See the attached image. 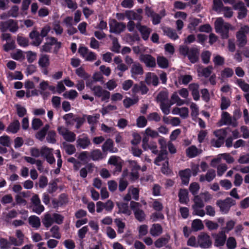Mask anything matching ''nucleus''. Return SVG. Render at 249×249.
<instances>
[{"mask_svg": "<svg viewBox=\"0 0 249 249\" xmlns=\"http://www.w3.org/2000/svg\"><path fill=\"white\" fill-rule=\"evenodd\" d=\"M137 100L135 99H133L130 98L126 97L124 101H123V104L124 105V107L128 108L130 107L131 106L137 103Z\"/></svg>", "mask_w": 249, "mask_h": 249, "instance_id": "obj_61", "label": "nucleus"}, {"mask_svg": "<svg viewBox=\"0 0 249 249\" xmlns=\"http://www.w3.org/2000/svg\"><path fill=\"white\" fill-rule=\"evenodd\" d=\"M113 142L111 139H107L102 145V150L104 152L109 151L111 153L115 152L117 149L115 148V150L113 148Z\"/></svg>", "mask_w": 249, "mask_h": 249, "instance_id": "obj_20", "label": "nucleus"}, {"mask_svg": "<svg viewBox=\"0 0 249 249\" xmlns=\"http://www.w3.org/2000/svg\"><path fill=\"white\" fill-rule=\"evenodd\" d=\"M176 109L179 112V115L184 119L186 118L188 116L189 109L186 107L182 108L176 107Z\"/></svg>", "mask_w": 249, "mask_h": 249, "instance_id": "obj_62", "label": "nucleus"}, {"mask_svg": "<svg viewBox=\"0 0 249 249\" xmlns=\"http://www.w3.org/2000/svg\"><path fill=\"white\" fill-rule=\"evenodd\" d=\"M90 157L93 160H98L102 158V153L99 149H95L90 152Z\"/></svg>", "mask_w": 249, "mask_h": 249, "instance_id": "obj_38", "label": "nucleus"}, {"mask_svg": "<svg viewBox=\"0 0 249 249\" xmlns=\"http://www.w3.org/2000/svg\"><path fill=\"white\" fill-rule=\"evenodd\" d=\"M126 18L130 20H142V16L140 15L133 10H126L125 11Z\"/></svg>", "mask_w": 249, "mask_h": 249, "instance_id": "obj_25", "label": "nucleus"}, {"mask_svg": "<svg viewBox=\"0 0 249 249\" xmlns=\"http://www.w3.org/2000/svg\"><path fill=\"white\" fill-rule=\"evenodd\" d=\"M140 60L145 63L147 67L155 68L156 66V59L150 54H142L140 56Z\"/></svg>", "mask_w": 249, "mask_h": 249, "instance_id": "obj_9", "label": "nucleus"}, {"mask_svg": "<svg viewBox=\"0 0 249 249\" xmlns=\"http://www.w3.org/2000/svg\"><path fill=\"white\" fill-rule=\"evenodd\" d=\"M167 150H160L158 156L155 159L154 163L157 165H159V162L164 160L167 157Z\"/></svg>", "mask_w": 249, "mask_h": 249, "instance_id": "obj_33", "label": "nucleus"}, {"mask_svg": "<svg viewBox=\"0 0 249 249\" xmlns=\"http://www.w3.org/2000/svg\"><path fill=\"white\" fill-rule=\"evenodd\" d=\"M233 8L235 10H239L237 18L239 19L245 18L247 15V9L243 2L240 1L233 5Z\"/></svg>", "mask_w": 249, "mask_h": 249, "instance_id": "obj_11", "label": "nucleus"}, {"mask_svg": "<svg viewBox=\"0 0 249 249\" xmlns=\"http://www.w3.org/2000/svg\"><path fill=\"white\" fill-rule=\"evenodd\" d=\"M236 83L238 86L245 92L249 91V84L246 83L244 80L241 79H237Z\"/></svg>", "mask_w": 249, "mask_h": 249, "instance_id": "obj_50", "label": "nucleus"}, {"mask_svg": "<svg viewBox=\"0 0 249 249\" xmlns=\"http://www.w3.org/2000/svg\"><path fill=\"white\" fill-rule=\"evenodd\" d=\"M164 32L169 38L174 40L177 39L179 37L176 31L172 28H167V30L164 31Z\"/></svg>", "mask_w": 249, "mask_h": 249, "instance_id": "obj_47", "label": "nucleus"}, {"mask_svg": "<svg viewBox=\"0 0 249 249\" xmlns=\"http://www.w3.org/2000/svg\"><path fill=\"white\" fill-rule=\"evenodd\" d=\"M48 87L49 83L48 81L43 80V81L40 82L39 84V88L40 89L41 91H40L39 93L41 95L44 96L48 94V92H44V91L48 89Z\"/></svg>", "mask_w": 249, "mask_h": 249, "instance_id": "obj_59", "label": "nucleus"}, {"mask_svg": "<svg viewBox=\"0 0 249 249\" xmlns=\"http://www.w3.org/2000/svg\"><path fill=\"white\" fill-rule=\"evenodd\" d=\"M88 155L89 152L88 151H82L79 153L77 158L84 164L87 163L88 162Z\"/></svg>", "mask_w": 249, "mask_h": 249, "instance_id": "obj_60", "label": "nucleus"}, {"mask_svg": "<svg viewBox=\"0 0 249 249\" xmlns=\"http://www.w3.org/2000/svg\"><path fill=\"white\" fill-rule=\"evenodd\" d=\"M130 72L131 77L135 78L136 76L142 75L144 71L142 65L139 62L136 61L131 67Z\"/></svg>", "mask_w": 249, "mask_h": 249, "instance_id": "obj_12", "label": "nucleus"}, {"mask_svg": "<svg viewBox=\"0 0 249 249\" xmlns=\"http://www.w3.org/2000/svg\"><path fill=\"white\" fill-rule=\"evenodd\" d=\"M178 175L181 179V183L188 185L191 177V172L190 169L187 168L179 171Z\"/></svg>", "mask_w": 249, "mask_h": 249, "instance_id": "obj_13", "label": "nucleus"}, {"mask_svg": "<svg viewBox=\"0 0 249 249\" xmlns=\"http://www.w3.org/2000/svg\"><path fill=\"white\" fill-rule=\"evenodd\" d=\"M28 222L29 224L33 228L38 229L40 226V218L36 215H32L29 217Z\"/></svg>", "mask_w": 249, "mask_h": 249, "instance_id": "obj_28", "label": "nucleus"}, {"mask_svg": "<svg viewBox=\"0 0 249 249\" xmlns=\"http://www.w3.org/2000/svg\"><path fill=\"white\" fill-rule=\"evenodd\" d=\"M221 122L223 123V124L226 125H232L233 127L236 126V123H232V119L230 114L228 112H223L221 115Z\"/></svg>", "mask_w": 249, "mask_h": 249, "instance_id": "obj_21", "label": "nucleus"}, {"mask_svg": "<svg viewBox=\"0 0 249 249\" xmlns=\"http://www.w3.org/2000/svg\"><path fill=\"white\" fill-rule=\"evenodd\" d=\"M68 196L66 193L61 194L58 199L54 198L52 200V205L54 209H57L59 207H62L68 203Z\"/></svg>", "mask_w": 249, "mask_h": 249, "instance_id": "obj_8", "label": "nucleus"}, {"mask_svg": "<svg viewBox=\"0 0 249 249\" xmlns=\"http://www.w3.org/2000/svg\"><path fill=\"white\" fill-rule=\"evenodd\" d=\"M179 202L181 204H187L189 201V192L186 189H180L178 194Z\"/></svg>", "mask_w": 249, "mask_h": 249, "instance_id": "obj_14", "label": "nucleus"}, {"mask_svg": "<svg viewBox=\"0 0 249 249\" xmlns=\"http://www.w3.org/2000/svg\"><path fill=\"white\" fill-rule=\"evenodd\" d=\"M226 245L228 249H234L236 247V242L233 237H230L227 241Z\"/></svg>", "mask_w": 249, "mask_h": 249, "instance_id": "obj_57", "label": "nucleus"}, {"mask_svg": "<svg viewBox=\"0 0 249 249\" xmlns=\"http://www.w3.org/2000/svg\"><path fill=\"white\" fill-rule=\"evenodd\" d=\"M141 34L142 37L144 40H147L149 37L150 34L151 32V29L146 26L144 28H142L139 31Z\"/></svg>", "mask_w": 249, "mask_h": 249, "instance_id": "obj_35", "label": "nucleus"}, {"mask_svg": "<svg viewBox=\"0 0 249 249\" xmlns=\"http://www.w3.org/2000/svg\"><path fill=\"white\" fill-rule=\"evenodd\" d=\"M93 91L94 96L97 97H102V101H106L109 99L110 93L109 91L103 89L100 86H95L91 89Z\"/></svg>", "mask_w": 249, "mask_h": 249, "instance_id": "obj_7", "label": "nucleus"}, {"mask_svg": "<svg viewBox=\"0 0 249 249\" xmlns=\"http://www.w3.org/2000/svg\"><path fill=\"white\" fill-rule=\"evenodd\" d=\"M53 150L52 148H50L47 146L43 147L40 150V155L45 158L53 153Z\"/></svg>", "mask_w": 249, "mask_h": 249, "instance_id": "obj_55", "label": "nucleus"}, {"mask_svg": "<svg viewBox=\"0 0 249 249\" xmlns=\"http://www.w3.org/2000/svg\"><path fill=\"white\" fill-rule=\"evenodd\" d=\"M202 152V150L198 149L196 146L191 145L186 150V155L189 158H193L196 157Z\"/></svg>", "mask_w": 249, "mask_h": 249, "instance_id": "obj_17", "label": "nucleus"}, {"mask_svg": "<svg viewBox=\"0 0 249 249\" xmlns=\"http://www.w3.org/2000/svg\"><path fill=\"white\" fill-rule=\"evenodd\" d=\"M16 107L17 114L19 117H23L26 114L27 110L24 107H21L19 105H16Z\"/></svg>", "mask_w": 249, "mask_h": 249, "instance_id": "obj_63", "label": "nucleus"}, {"mask_svg": "<svg viewBox=\"0 0 249 249\" xmlns=\"http://www.w3.org/2000/svg\"><path fill=\"white\" fill-rule=\"evenodd\" d=\"M147 123V120L143 116H141L137 119V125L139 127H144L146 125Z\"/></svg>", "mask_w": 249, "mask_h": 249, "instance_id": "obj_58", "label": "nucleus"}, {"mask_svg": "<svg viewBox=\"0 0 249 249\" xmlns=\"http://www.w3.org/2000/svg\"><path fill=\"white\" fill-rule=\"evenodd\" d=\"M214 24L215 32L221 34L222 39H227L229 37V25H224L223 19L221 18H218Z\"/></svg>", "mask_w": 249, "mask_h": 249, "instance_id": "obj_2", "label": "nucleus"}, {"mask_svg": "<svg viewBox=\"0 0 249 249\" xmlns=\"http://www.w3.org/2000/svg\"><path fill=\"white\" fill-rule=\"evenodd\" d=\"M53 29L56 35H61L63 32V29L61 26L59 21H55L53 24Z\"/></svg>", "mask_w": 249, "mask_h": 249, "instance_id": "obj_51", "label": "nucleus"}, {"mask_svg": "<svg viewBox=\"0 0 249 249\" xmlns=\"http://www.w3.org/2000/svg\"><path fill=\"white\" fill-rule=\"evenodd\" d=\"M38 65L40 67H48L50 65L49 55L47 54H42L39 59Z\"/></svg>", "mask_w": 249, "mask_h": 249, "instance_id": "obj_30", "label": "nucleus"}, {"mask_svg": "<svg viewBox=\"0 0 249 249\" xmlns=\"http://www.w3.org/2000/svg\"><path fill=\"white\" fill-rule=\"evenodd\" d=\"M75 73L80 78L83 80H87L90 77V75L87 73L84 68L80 67L75 70Z\"/></svg>", "mask_w": 249, "mask_h": 249, "instance_id": "obj_29", "label": "nucleus"}, {"mask_svg": "<svg viewBox=\"0 0 249 249\" xmlns=\"http://www.w3.org/2000/svg\"><path fill=\"white\" fill-rule=\"evenodd\" d=\"M48 179L45 176H41L38 181L39 187L40 188H44L48 184Z\"/></svg>", "mask_w": 249, "mask_h": 249, "instance_id": "obj_64", "label": "nucleus"}, {"mask_svg": "<svg viewBox=\"0 0 249 249\" xmlns=\"http://www.w3.org/2000/svg\"><path fill=\"white\" fill-rule=\"evenodd\" d=\"M221 100V109L222 110L227 109L231 105L230 100L225 96L222 97Z\"/></svg>", "mask_w": 249, "mask_h": 249, "instance_id": "obj_48", "label": "nucleus"}, {"mask_svg": "<svg viewBox=\"0 0 249 249\" xmlns=\"http://www.w3.org/2000/svg\"><path fill=\"white\" fill-rule=\"evenodd\" d=\"M56 179L55 180L51 181L49 183V187L47 191L49 194H52L55 192L58 189Z\"/></svg>", "mask_w": 249, "mask_h": 249, "instance_id": "obj_41", "label": "nucleus"}, {"mask_svg": "<svg viewBox=\"0 0 249 249\" xmlns=\"http://www.w3.org/2000/svg\"><path fill=\"white\" fill-rule=\"evenodd\" d=\"M114 25L110 24V33H115L117 34H120L123 32L126 28V25L124 22H118L115 19L113 20Z\"/></svg>", "mask_w": 249, "mask_h": 249, "instance_id": "obj_10", "label": "nucleus"}, {"mask_svg": "<svg viewBox=\"0 0 249 249\" xmlns=\"http://www.w3.org/2000/svg\"><path fill=\"white\" fill-rule=\"evenodd\" d=\"M157 64L159 67L162 69L167 68L169 66L168 59L164 56L157 57Z\"/></svg>", "mask_w": 249, "mask_h": 249, "instance_id": "obj_34", "label": "nucleus"}, {"mask_svg": "<svg viewBox=\"0 0 249 249\" xmlns=\"http://www.w3.org/2000/svg\"><path fill=\"white\" fill-rule=\"evenodd\" d=\"M236 38L238 41V46L243 47L247 43V37L245 34L242 31H239L236 34Z\"/></svg>", "mask_w": 249, "mask_h": 249, "instance_id": "obj_26", "label": "nucleus"}, {"mask_svg": "<svg viewBox=\"0 0 249 249\" xmlns=\"http://www.w3.org/2000/svg\"><path fill=\"white\" fill-rule=\"evenodd\" d=\"M168 238H166L165 237H161L158 238L155 242L154 245L156 248H160L166 245L169 241V239L170 238V236H168Z\"/></svg>", "mask_w": 249, "mask_h": 249, "instance_id": "obj_31", "label": "nucleus"}, {"mask_svg": "<svg viewBox=\"0 0 249 249\" xmlns=\"http://www.w3.org/2000/svg\"><path fill=\"white\" fill-rule=\"evenodd\" d=\"M163 231L161 226L160 224H153L150 230V233L153 236H158Z\"/></svg>", "mask_w": 249, "mask_h": 249, "instance_id": "obj_23", "label": "nucleus"}, {"mask_svg": "<svg viewBox=\"0 0 249 249\" xmlns=\"http://www.w3.org/2000/svg\"><path fill=\"white\" fill-rule=\"evenodd\" d=\"M42 125L43 123L39 118H34L32 121V127L35 130H38Z\"/></svg>", "mask_w": 249, "mask_h": 249, "instance_id": "obj_53", "label": "nucleus"}, {"mask_svg": "<svg viewBox=\"0 0 249 249\" xmlns=\"http://www.w3.org/2000/svg\"><path fill=\"white\" fill-rule=\"evenodd\" d=\"M116 205L119 209L118 213H123L128 216L131 214L132 212L129 209L127 203L117 202Z\"/></svg>", "mask_w": 249, "mask_h": 249, "instance_id": "obj_15", "label": "nucleus"}, {"mask_svg": "<svg viewBox=\"0 0 249 249\" xmlns=\"http://www.w3.org/2000/svg\"><path fill=\"white\" fill-rule=\"evenodd\" d=\"M168 93L165 91H160L157 95V101L160 102V104L164 103L168 99Z\"/></svg>", "mask_w": 249, "mask_h": 249, "instance_id": "obj_44", "label": "nucleus"}, {"mask_svg": "<svg viewBox=\"0 0 249 249\" xmlns=\"http://www.w3.org/2000/svg\"><path fill=\"white\" fill-rule=\"evenodd\" d=\"M0 144L4 147H10L11 145L10 137L6 135L0 136Z\"/></svg>", "mask_w": 249, "mask_h": 249, "instance_id": "obj_40", "label": "nucleus"}, {"mask_svg": "<svg viewBox=\"0 0 249 249\" xmlns=\"http://www.w3.org/2000/svg\"><path fill=\"white\" fill-rule=\"evenodd\" d=\"M215 171L214 169H209L207 172L205 176L201 175L200 176L199 181L200 182H204L206 180L209 182H211L215 177Z\"/></svg>", "mask_w": 249, "mask_h": 249, "instance_id": "obj_18", "label": "nucleus"}, {"mask_svg": "<svg viewBox=\"0 0 249 249\" xmlns=\"http://www.w3.org/2000/svg\"><path fill=\"white\" fill-rule=\"evenodd\" d=\"M56 132L54 130H50L48 132V135L46 138L47 141L49 143H55L56 142L55 139Z\"/></svg>", "mask_w": 249, "mask_h": 249, "instance_id": "obj_49", "label": "nucleus"}, {"mask_svg": "<svg viewBox=\"0 0 249 249\" xmlns=\"http://www.w3.org/2000/svg\"><path fill=\"white\" fill-rule=\"evenodd\" d=\"M19 127V122L18 120H15L12 123L10 124L6 131L7 132H11L12 133L15 134L18 131Z\"/></svg>", "mask_w": 249, "mask_h": 249, "instance_id": "obj_24", "label": "nucleus"}, {"mask_svg": "<svg viewBox=\"0 0 249 249\" xmlns=\"http://www.w3.org/2000/svg\"><path fill=\"white\" fill-rule=\"evenodd\" d=\"M131 209L133 211L135 218L139 222H142L145 219V214L144 211L140 209L142 205L134 201H131L130 203Z\"/></svg>", "mask_w": 249, "mask_h": 249, "instance_id": "obj_4", "label": "nucleus"}, {"mask_svg": "<svg viewBox=\"0 0 249 249\" xmlns=\"http://www.w3.org/2000/svg\"><path fill=\"white\" fill-rule=\"evenodd\" d=\"M63 96L65 98L73 100L78 96V93L75 90L71 89L69 91L65 92Z\"/></svg>", "mask_w": 249, "mask_h": 249, "instance_id": "obj_43", "label": "nucleus"}, {"mask_svg": "<svg viewBox=\"0 0 249 249\" xmlns=\"http://www.w3.org/2000/svg\"><path fill=\"white\" fill-rule=\"evenodd\" d=\"M59 228L58 226L55 225L52 227L50 231L52 233V236L53 238L59 239L61 238V234L59 232Z\"/></svg>", "mask_w": 249, "mask_h": 249, "instance_id": "obj_56", "label": "nucleus"}, {"mask_svg": "<svg viewBox=\"0 0 249 249\" xmlns=\"http://www.w3.org/2000/svg\"><path fill=\"white\" fill-rule=\"evenodd\" d=\"M112 47L111 50L116 53H119L120 52L121 46L119 44L118 39L116 37H113L112 39Z\"/></svg>", "mask_w": 249, "mask_h": 249, "instance_id": "obj_54", "label": "nucleus"}, {"mask_svg": "<svg viewBox=\"0 0 249 249\" xmlns=\"http://www.w3.org/2000/svg\"><path fill=\"white\" fill-rule=\"evenodd\" d=\"M233 70L230 68H226L221 72V75L222 78L231 77L233 75Z\"/></svg>", "mask_w": 249, "mask_h": 249, "instance_id": "obj_42", "label": "nucleus"}, {"mask_svg": "<svg viewBox=\"0 0 249 249\" xmlns=\"http://www.w3.org/2000/svg\"><path fill=\"white\" fill-rule=\"evenodd\" d=\"M229 128L227 127L226 128H222L219 130H217L214 131L213 134L215 137H216L218 139H222L225 140V137L227 135V131Z\"/></svg>", "mask_w": 249, "mask_h": 249, "instance_id": "obj_36", "label": "nucleus"}, {"mask_svg": "<svg viewBox=\"0 0 249 249\" xmlns=\"http://www.w3.org/2000/svg\"><path fill=\"white\" fill-rule=\"evenodd\" d=\"M197 243L203 249L210 248L212 244L210 236L206 233L201 232L197 237Z\"/></svg>", "mask_w": 249, "mask_h": 249, "instance_id": "obj_6", "label": "nucleus"}, {"mask_svg": "<svg viewBox=\"0 0 249 249\" xmlns=\"http://www.w3.org/2000/svg\"><path fill=\"white\" fill-rule=\"evenodd\" d=\"M63 138L68 142H73L76 139V135L74 133L67 130L66 133L63 134Z\"/></svg>", "mask_w": 249, "mask_h": 249, "instance_id": "obj_39", "label": "nucleus"}, {"mask_svg": "<svg viewBox=\"0 0 249 249\" xmlns=\"http://www.w3.org/2000/svg\"><path fill=\"white\" fill-rule=\"evenodd\" d=\"M0 28L1 32H6L8 29L12 33L16 32L18 29V21L17 20L9 19L5 21L1 22Z\"/></svg>", "mask_w": 249, "mask_h": 249, "instance_id": "obj_5", "label": "nucleus"}, {"mask_svg": "<svg viewBox=\"0 0 249 249\" xmlns=\"http://www.w3.org/2000/svg\"><path fill=\"white\" fill-rule=\"evenodd\" d=\"M200 189L199 185L197 182L191 183L189 186V191L194 196H196Z\"/></svg>", "mask_w": 249, "mask_h": 249, "instance_id": "obj_45", "label": "nucleus"}, {"mask_svg": "<svg viewBox=\"0 0 249 249\" xmlns=\"http://www.w3.org/2000/svg\"><path fill=\"white\" fill-rule=\"evenodd\" d=\"M179 51L181 55L187 57L190 62L193 64L199 60V49L196 46L189 47L187 45H182L179 47Z\"/></svg>", "mask_w": 249, "mask_h": 249, "instance_id": "obj_1", "label": "nucleus"}, {"mask_svg": "<svg viewBox=\"0 0 249 249\" xmlns=\"http://www.w3.org/2000/svg\"><path fill=\"white\" fill-rule=\"evenodd\" d=\"M53 223V218L52 217L51 214L47 213L44 215V217L42 219V223L44 226L48 228Z\"/></svg>", "mask_w": 249, "mask_h": 249, "instance_id": "obj_32", "label": "nucleus"}, {"mask_svg": "<svg viewBox=\"0 0 249 249\" xmlns=\"http://www.w3.org/2000/svg\"><path fill=\"white\" fill-rule=\"evenodd\" d=\"M226 238L227 236L225 234V231H220L215 237L214 240V245L216 247L223 246L225 243Z\"/></svg>", "mask_w": 249, "mask_h": 249, "instance_id": "obj_19", "label": "nucleus"}, {"mask_svg": "<svg viewBox=\"0 0 249 249\" xmlns=\"http://www.w3.org/2000/svg\"><path fill=\"white\" fill-rule=\"evenodd\" d=\"M235 200L231 197H227L224 200H218L216 204L220 208L222 213H227L231 206L235 204Z\"/></svg>", "mask_w": 249, "mask_h": 249, "instance_id": "obj_3", "label": "nucleus"}, {"mask_svg": "<svg viewBox=\"0 0 249 249\" xmlns=\"http://www.w3.org/2000/svg\"><path fill=\"white\" fill-rule=\"evenodd\" d=\"M211 53L209 51H204L201 54L202 61L204 64H208L210 62Z\"/></svg>", "mask_w": 249, "mask_h": 249, "instance_id": "obj_46", "label": "nucleus"}, {"mask_svg": "<svg viewBox=\"0 0 249 249\" xmlns=\"http://www.w3.org/2000/svg\"><path fill=\"white\" fill-rule=\"evenodd\" d=\"M49 128V124H45V126L41 130L36 133V138L41 141H43L44 139Z\"/></svg>", "mask_w": 249, "mask_h": 249, "instance_id": "obj_27", "label": "nucleus"}, {"mask_svg": "<svg viewBox=\"0 0 249 249\" xmlns=\"http://www.w3.org/2000/svg\"><path fill=\"white\" fill-rule=\"evenodd\" d=\"M199 86L197 83H191L189 85V89L191 91L193 99L195 101H198L200 98L199 92Z\"/></svg>", "mask_w": 249, "mask_h": 249, "instance_id": "obj_16", "label": "nucleus"}, {"mask_svg": "<svg viewBox=\"0 0 249 249\" xmlns=\"http://www.w3.org/2000/svg\"><path fill=\"white\" fill-rule=\"evenodd\" d=\"M194 202L195 204L193 205L195 207H197L199 208H202L204 207V203L201 197L198 196H195L194 199Z\"/></svg>", "mask_w": 249, "mask_h": 249, "instance_id": "obj_52", "label": "nucleus"}, {"mask_svg": "<svg viewBox=\"0 0 249 249\" xmlns=\"http://www.w3.org/2000/svg\"><path fill=\"white\" fill-rule=\"evenodd\" d=\"M76 142L77 146L84 149L87 148L91 144L89 139L87 136L78 138Z\"/></svg>", "mask_w": 249, "mask_h": 249, "instance_id": "obj_22", "label": "nucleus"}, {"mask_svg": "<svg viewBox=\"0 0 249 249\" xmlns=\"http://www.w3.org/2000/svg\"><path fill=\"white\" fill-rule=\"evenodd\" d=\"M192 228L195 231L202 230L204 228V225L201 220L196 219L193 221L192 223Z\"/></svg>", "mask_w": 249, "mask_h": 249, "instance_id": "obj_37", "label": "nucleus"}]
</instances>
